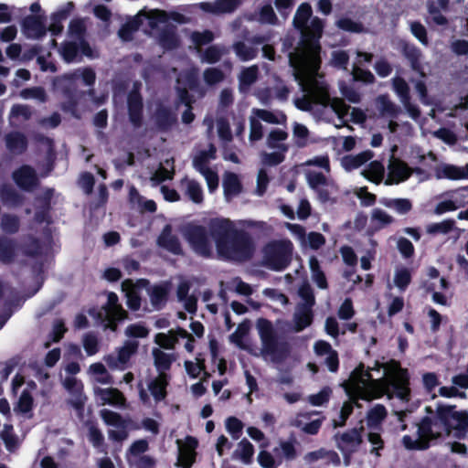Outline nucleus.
<instances>
[{"label": "nucleus", "mask_w": 468, "mask_h": 468, "mask_svg": "<svg viewBox=\"0 0 468 468\" xmlns=\"http://www.w3.org/2000/svg\"><path fill=\"white\" fill-rule=\"evenodd\" d=\"M104 313H98V318L101 320L105 329L115 332L118 328V323L125 320L128 316L127 312L119 303L118 295L110 292L107 295V303L102 306Z\"/></svg>", "instance_id": "nucleus-10"}, {"label": "nucleus", "mask_w": 468, "mask_h": 468, "mask_svg": "<svg viewBox=\"0 0 468 468\" xmlns=\"http://www.w3.org/2000/svg\"><path fill=\"white\" fill-rule=\"evenodd\" d=\"M454 227V221L452 219H446L439 223L429 224L426 228V231L429 234H448L452 230Z\"/></svg>", "instance_id": "nucleus-56"}, {"label": "nucleus", "mask_w": 468, "mask_h": 468, "mask_svg": "<svg viewBox=\"0 0 468 468\" xmlns=\"http://www.w3.org/2000/svg\"><path fill=\"white\" fill-rule=\"evenodd\" d=\"M203 79L208 86H214L225 79L224 72L218 68H207L203 72Z\"/></svg>", "instance_id": "nucleus-59"}, {"label": "nucleus", "mask_w": 468, "mask_h": 468, "mask_svg": "<svg viewBox=\"0 0 468 468\" xmlns=\"http://www.w3.org/2000/svg\"><path fill=\"white\" fill-rule=\"evenodd\" d=\"M167 386L168 375L166 373H159V375L155 378L149 382L148 389L156 402H160L166 398Z\"/></svg>", "instance_id": "nucleus-25"}, {"label": "nucleus", "mask_w": 468, "mask_h": 468, "mask_svg": "<svg viewBox=\"0 0 468 468\" xmlns=\"http://www.w3.org/2000/svg\"><path fill=\"white\" fill-rule=\"evenodd\" d=\"M152 354L154 367L160 373H165V371H168L176 360V356L174 354L165 353L159 348H154Z\"/></svg>", "instance_id": "nucleus-33"}, {"label": "nucleus", "mask_w": 468, "mask_h": 468, "mask_svg": "<svg viewBox=\"0 0 468 468\" xmlns=\"http://www.w3.org/2000/svg\"><path fill=\"white\" fill-rule=\"evenodd\" d=\"M349 400L344 402L339 414V421L334 420V427H342L346 425V420L353 413L354 407H360L358 401L361 399L360 398H355L354 396L348 397Z\"/></svg>", "instance_id": "nucleus-44"}, {"label": "nucleus", "mask_w": 468, "mask_h": 468, "mask_svg": "<svg viewBox=\"0 0 468 468\" xmlns=\"http://www.w3.org/2000/svg\"><path fill=\"white\" fill-rule=\"evenodd\" d=\"M34 399L27 389H24L18 399L16 410L22 413L27 414L33 410Z\"/></svg>", "instance_id": "nucleus-57"}, {"label": "nucleus", "mask_w": 468, "mask_h": 468, "mask_svg": "<svg viewBox=\"0 0 468 468\" xmlns=\"http://www.w3.org/2000/svg\"><path fill=\"white\" fill-rule=\"evenodd\" d=\"M400 51L403 57L409 61L411 69L417 73L423 75V66L421 64V50L412 43L401 41Z\"/></svg>", "instance_id": "nucleus-20"}, {"label": "nucleus", "mask_w": 468, "mask_h": 468, "mask_svg": "<svg viewBox=\"0 0 468 468\" xmlns=\"http://www.w3.org/2000/svg\"><path fill=\"white\" fill-rule=\"evenodd\" d=\"M312 14H313V10H312V6L310 4H308V3L301 4L298 6L296 13L294 15V17H293V21H292L293 27L300 31L306 29L307 23H308L309 19L311 18Z\"/></svg>", "instance_id": "nucleus-35"}, {"label": "nucleus", "mask_w": 468, "mask_h": 468, "mask_svg": "<svg viewBox=\"0 0 468 468\" xmlns=\"http://www.w3.org/2000/svg\"><path fill=\"white\" fill-rule=\"evenodd\" d=\"M90 371L97 376V381L101 384H112L113 382L112 376L107 371L102 363L97 362L90 366Z\"/></svg>", "instance_id": "nucleus-52"}, {"label": "nucleus", "mask_w": 468, "mask_h": 468, "mask_svg": "<svg viewBox=\"0 0 468 468\" xmlns=\"http://www.w3.org/2000/svg\"><path fill=\"white\" fill-rule=\"evenodd\" d=\"M183 235L193 251L204 258L212 256V244L207 228L197 224H187L183 229Z\"/></svg>", "instance_id": "nucleus-9"}, {"label": "nucleus", "mask_w": 468, "mask_h": 468, "mask_svg": "<svg viewBox=\"0 0 468 468\" xmlns=\"http://www.w3.org/2000/svg\"><path fill=\"white\" fill-rule=\"evenodd\" d=\"M0 197L4 204L19 207L24 203V197L11 186H4L0 189Z\"/></svg>", "instance_id": "nucleus-42"}, {"label": "nucleus", "mask_w": 468, "mask_h": 468, "mask_svg": "<svg viewBox=\"0 0 468 468\" xmlns=\"http://www.w3.org/2000/svg\"><path fill=\"white\" fill-rule=\"evenodd\" d=\"M74 7V4L72 2H69L65 8L58 10V12L52 14L51 16V23L48 27V30L52 35L58 36L63 30L62 21L67 19L71 9Z\"/></svg>", "instance_id": "nucleus-30"}, {"label": "nucleus", "mask_w": 468, "mask_h": 468, "mask_svg": "<svg viewBox=\"0 0 468 468\" xmlns=\"http://www.w3.org/2000/svg\"><path fill=\"white\" fill-rule=\"evenodd\" d=\"M198 445L197 440L193 436H186L185 447L179 448L176 466L191 468L196 461V448Z\"/></svg>", "instance_id": "nucleus-21"}, {"label": "nucleus", "mask_w": 468, "mask_h": 468, "mask_svg": "<svg viewBox=\"0 0 468 468\" xmlns=\"http://www.w3.org/2000/svg\"><path fill=\"white\" fill-rule=\"evenodd\" d=\"M169 294L167 284H158L152 288L150 292V301L155 310H161L166 304Z\"/></svg>", "instance_id": "nucleus-32"}, {"label": "nucleus", "mask_w": 468, "mask_h": 468, "mask_svg": "<svg viewBox=\"0 0 468 468\" xmlns=\"http://www.w3.org/2000/svg\"><path fill=\"white\" fill-rule=\"evenodd\" d=\"M157 245L174 255H183L184 251L177 236L172 234V227L165 225L157 238Z\"/></svg>", "instance_id": "nucleus-19"}, {"label": "nucleus", "mask_w": 468, "mask_h": 468, "mask_svg": "<svg viewBox=\"0 0 468 468\" xmlns=\"http://www.w3.org/2000/svg\"><path fill=\"white\" fill-rule=\"evenodd\" d=\"M233 49L236 53V55L242 60V61H249L256 58L257 56V50L250 47L246 45L242 41H238L233 45Z\"/></svg>", "instance_id": "nucleus-51"}, {"label": "nucleus", "mask_w": 468, "mask_h": 468, "mask_svg": "<svg viewBox=\"0 0 468 468\" xmlns=\"http://www.w3.org/2000/svg\"><path fill=\"white\" fill-rule=\"evenodd\" d=\"M314 414H318V412L313 411L300 413L298 415V418L292 423V425L297 428H300L301 431L305 434L316 435L319 432L323 425V422L325 420V417L323 416L321 418L311 420L312 416Z\"/></svg>", "instance_id": "nucleus-18"}, {"label": "nucleus", "mask_w": 468, "mask_h": 468, "mask_svg": "<svg viewBox=\"0 0 468 468\" xmlns=\"http://www.w3.org/2000/svg\"><path fill=\"white\" fill-rule=\"evenodd\" d=\"M385 168L381 162L372 161L368 166L362 171V176L370 182L379 184L384 177Z\"/></svg>", "instance_id": "nucleus-40"}, {"label": "nucleus", "mask_w": 468, "mask_h": 468, "mask_svg": "<svg viewBox=\"0 0 468 468\" xmlns=\"http://www.w3.org/2000/svg\"><path fill=\"white\" fill-rule=\"evenodd\" d=\"M244 0H215L214 2H202L199 7L202 11L217 16L234 13Z\"/></svg>", "instance_id": "nucleus-14"}, {"label": "nucleus", "mask_w": 468, "mask_h": 468, "mask_svg": "<svg viewBox=\"0 0 468 468\" xmlns=\"http://www.w3.org/2000/svg\"><path fill=\"white\" fill-rule=\"evenodd\" d=\"M377 105L382 116L397 119L401 113V108L390 100L388 94L378 96Z\"/></svg>", "instance_id": "nucleus-26"}, {"label": "nucleus", "mask_w": 468, "mask_h": 468, "mask_svg": "<svg viewBox=\"0 0 468 468\" xmlns=\"http://www.w3.org/2000/svg\"><path fill=\"white\" fill-rule=\"evenodd\" d=\"M17 256V243L16 239L5 235H0V262L13 263Z\"/></svg>", "instance_id": "nucleus-23"}, {"label": "nucleus", "mask_w": 468, "mask_h": 468, "mask_svg": "<svg viewBox=\"0 0 468 468\" xmlns=\"http://www.w3.org/2000/svg\"><path fill=\"white\" fill-rule=\"evenodd\" d=\"M154 343L165 349H174L177 343L176 335H175L174 330H170L168 334L158 333L154 336Z\"/></svg>", "instance_id": "nucleus-54"}, {"label": "nucleus", "mask_w": 468, "mask_h": 468, "mask_svg": "<svg viewBox=\"0 0 468 468\" xmlns=\"http://www.w3.org/2000/svg\"><path fill=\"white\" fill-rule=\"evenodd\" d=\"M5 146L13 154H22L28 146L27 136L20 132H10L5 136Z\"/></svg>", "instance_id": "nucleus-24"}, {"label": "nucleus", "mask_w": 468, "mask_h": 468, "mask_svg": "<svg viewBox=\"0 0 468 468\" xmlns=\"http://www.w3.org/2000/svg\"><path fill=\"white\" fill-rule=\"evenodd\" d=\"M159 44L165 50H173L179 47L180 39L178 35L176 34V27H166L161 30L159 33Z\"/></svg>", "instance_id": "nucleus-28"}, {"label": "nucleus", "mask_w": 468, "mask_h": 468, "mask_svg": "<svg viewBox=\"0 0 468 468\" xmlns=\"http://www.w3.org/2000/svg\"><path fill=\"white\" fill-rule=\"evenodd\" d=\"M380 203L388 208L394 209L400 215L408 214L412 209V203L408 198H388L384 197Z\"/></svg>", "instance_id": "nucleus-39"}, {"label": "nucleus", "mask_w": 468, "mask_h": 468, "mask_svg": "<svg viewBox=\"0 0 468 468\" xmlns=\"http://www.w3.org/2000/svg\"><path fill=\"white\" fill-rule=\"evenodd\" d=\"M13 179L23 190L28 191L38 185V178L33 167L24 165L13 173Z\"/></svg>", "instance_id": "nucleus-16"}, {"label": "nucleus", "mask_w": 468, "mask_h": 468, "mask_svg": "<svg viewBox=\"0 0 468 468\" xmlns=\"http://www.w3.org/2000/svg\"><path fill=\"white\" fill-rule=\"evenodd\" d=\"M337 26L340 29L351 33H362L365 31L364 25L354 21L349 17H344L338 20Z\"/></svg>", "instance_id": "nucleus-61"}, {"label": "nucleus", "mask_w": 468, "mask_h": 468, "mask_svg": "<svg viewBox=\"0 0 468 468\" xmlns=\"http://www.w3.org/2000/svg\"><path fill=\"white\" fill-rule=\"evenodd\" d=\"M63 386L72 397L69 400V404L76 410L82 411L84 410L87 397L84 394V386L81 380L75 377H67L63 381Z\"/></svg>", "instance_id": "nucleus-12"}, {"label": "nucleus", "mask_w": 468, "mask_h": 468, "mask_svg": "<svg viewBox=\"0 0 468 468\" xmlns=\"http://www.w3.org/2000/svg\"><path fill=\"white\" fill-rule=\"evenodd\" d=\"M100 416L106 425L118 429L117 431H108L109 439L113 441L121 442L127 439L128 428L133 430H139L141 427H143L144 430L152 432L154 435H157L160 431L159 423L151 418H144L142 420V424L140 426L139 424L133 422L131 419H124L120 413L111 410H101Z\"/></svg>", "instance_id": "nucleus-3"}, {"label": "nucleus", "mask_w": 468, "mask_h": 468, "mask_svg": "<svg viewBox=\"0 0 468 468\" xmlns=\"http://www.w3.org/2000/svg\"><path fill=\"white\" fill-rule=\"evenodd\" d=\"M140 82H135L127 95L128 117L133 128L138 129L144 123V100L140 92Z\"/></svg>", "instance_id": "nucleus-11"}, {"label": "nucleus", "mask_w": 468, "mask_h": 468, "mask_svg": "<svg viewBox=\"0 0 468 468\" xmlns=\"http://www.w3.org/2000/svg\"><path fill=\"white\" fill-rule=\"evenodd\" d=\"M154 122L160 132H168L177 122V117L166 106L159 105L154 112Z\"/></svg>", "instance_id": "nucleus-22"}, {"label": "nucleus", "mask_w": 468, "mask_h": 468, "mask_svg": "<svg viewBox=\"0 0 468 468\" xmlns=\"http://www.w3.org/2000/svg\"><path fill=\"white\" fill-rule=\"evenodd\" d=\"M138 346L139 344L136 341H125L124 345L118 350L116 360H118L122 366H125L130 361L132 356L137 352Z\"/></svg>", "instance_id": "nucleus-46"}, {"label": "nucleus", "mask_w": 468, "mask_h": 468, "mask_svg": "<svg viewBox=\"0 0 468 468\" xmlns=\"http://www.w3.org/2000/svg\"><path fill=\"white\" fill-rule=\"evenodd\" d=\"M259 335L261 341V354L270 356L273 363L284 362L291 354V346L287 341H279L271 322L265 318L258 320Z\"/></svg>", "instance_id": "nucleus-4"}, {"label": "nucleus", "mask_w": 468, "mask_h": 468, "mask_svg": "<svg viewBox=\"0 0 468 468\" xmlns=\"http://www.w3.org/2000/svg\"><path fill=\"white\" fill-rule=\"evenodd\" d=\"M298 294L303 301V303H299L298 305L313 308V306L315 304L314 293L308 282H305L300 286Z\"/></svg>", "instance_id": "nucleus-58"}, {"label": "nucleus", "mask_w": 468, "mask_h": 468, "mask_svg": "<svg viewBox=\"0 0 468 468\" xmlns=\"http://www.w3.org/2000/svg\"><path fill=\"white\" fill-rule=\"evenodd\" d=\"M297 443L296 437L293 433H292L289 437L288 441H280V449L275 448L274 452L278 454V452L281 450L282 456L288 460L292 461L297 457V452L295 449V444Z\"/></svg>", "instance_id": "nucleus-45"}, {"label": "nucleus", "mask_w": 468, "mask_h": 468, "mask_svg": "<svg viewBox=\"0 0 468 468\" xmlns=\"http://www.w3.org/2000/svg\"><path fill=\"white\" fill-rule=\"evenodd\" d=\"M383 385L388 394L391 393L404 402L410 400V376L409 370L402 367L399 361L391 359L387 364V374L383 379Z\"/></svg>", "instance_id": "nucleus-5"}, {"label": "nucleus", "mask_w": 468, "mask_h": 468, "mask_svg": "<svg viewBox=\"0 0 468 468\" xmlns=\"http://www.w3.org/2000/svg\"><path fill=\"white\" fill-rule=\"evenodd\" d=\"M312 307L297 305V311L294 314V330L302 332L313 323Z\"/></svg>", "instance_id": "nucleus-31"}, {"label": "nucleus", "mask_w": 468, "mask_h": 468, "mask_svg": "<svg viewBox=\"0 0 468 468\" xmlns=\"http://www.w3.org/2000/svg\"><path fill=\"white\" fill-rule=\"evenodd\" d=\"M22 27L27 37L41 38L47 33L45 19L41 16L29 15L22 21Z\"/></svg>", "instance_id": "nucleus-17"}, {"label": "nucleus", "mask_w": 468, "mask_h": 468, "mask_svg": "<svg viewBox=\"0 0 468 468\" xmlns=\"http://www.w3.org/2000/svg\"><path fill=\"white\" fill-rule=\"evenodd\" d=\"M455 409V405H444L438 402L435 410L431 406H426L425 412L431 415L434 420V427L442 428L449 431L450 423L453 417V411Z\"/></svg>", "instance_id": "nucleus-13"}, {"label": "nucleus", "mask_w": 468, "mask_h": 468, "mask_svg": "<svg viewBox=\"0 0 468 468\" xmlns=\"http://www.w3.org/2000/svg\"><path fill=\"white\" fill-rule=\"evenodd\" d=\"M437 177L458 180L463 179V175L461 167L453 165H444L441 170L437 171Z\"/></svg>", "instance_id": "nucleus-55"}, {"label": "nucleus", "mask_w": 468, "mask_h": 468, "mask_svg": "<svg viewBox=\"0 0 468 468\" xmlns=\"http://www.w3.org/2000/svg\"><path fill=\"white\" fill-rule=\"evenodd\" d=\"M96 394L101 396L104 404L112 406H123L126 399L122 391L116 388H98Z\"/></svg>", "instance_id": "nucleus-27"}, {"label": "nucleus", "mask_w": 468, "mask_h": 468, "mask_svg": "<svg viewBox=\"0 0 468 468\" xmlns=\"http://www.w3.org/2000/svg\"><path fill=\"white\" fill-rule=\"evenodd\" d=\"M41 241L35 237H30L25 244L24 254L27 257L36 258L42 254Z\"/></svg>", "instance_id": "nucleus-62"}, {"label": "nucleus", "mask_w": 468, "mask_h": 468, "mask_svg": "<svg viewBox=\"0 0 468 468\" xmlns=\"http://www.w3.org/2000/svg\"><path fill=\"white\" fill-rule=\"evenodd\" d=\"M418 439L414 440L410 435L402 437V444L409 451H424L430 448L431 441L437 439L439 433L432 430L434 420L431 415L424 416L419 422H416Z\"/></svg>", "instance_id": "nucleus-8"}, {"label": "nucleus", "mask_w": 468, "mask_h": 468, "mask_svg": "<svg viewBox=\"0 0 468 468\" xmlns=\"http://www.w3.org/2000/svg\"><path fill=\"white\" fill-rule=\"evenodd\" d=\"M254 446L246 439H242L233 455L239 458L243 463L250 464L252 462Z\"/></svg>", "instance_id": "nucleus-47"}, {"label": "nucleus", "mask_w": 468, "mask_h": 468, "mask_svg": "<svg viewBox=\"0 0 468 468\" xmlns=\"http://www.w3.org/2000/svg\"><path fill=\"white\" fill-rule=\"evenodd\" d=\"M292 245L290 241H272L263 249V265L275 271L285 270L290 262Z\"/></svg>", "instance_id": "nucleus-7"}, {"label": "nucleus", "mask_w": 468, "mask_h": 468, "mask_svg": "<svg viewBox=\"0 0 468 468\" xmlns=\"http://www.w3.org/2000/svg\"><path fill=\"white\" fill-rule=\"evenodd\" d=\"M140 23L138 20H133L125 23L118 31V36L124 41H130L133 35L139 29Z\"/></svg>", "instance_id": "nucleus-64"}, {"label": "nucleus", "mask_w": 468, "mask_h": 468, "mask_svg": "<svg viewBox=\"0 0 468 468\" xmlns=\"http://www.w3.org/2000/svg\"><path fill=\"white\" fill-rule=\"evenodd\" d=\"M82 345L88 356H93L99 352V341L95 334L90 332L84 335Z\"/></svg>", "instance_id": "nucleus-63"}, {"label": "nucleus", "mask_w": 468, "mask_h": 468, "mask_svg": "<svg viewBox=\"0 0 468 468\" xmlns=\"http://www.w3.org/2000/svg\"><path fill=\"white\" fill-rule=\"evenodd\" d=\"M309 267L312 274V280L318 288L320 289H327L328 282L326 276L320 266V262L315 256H311L309 259Z\"/></svg>", "instance_id": "nucleus-36"}, {"label": "nucleus", "mask_w": 468, "mask_h": 468, "mask_svg": "<svg viewBox=\"0 0 468 468\" xmlns=\"http://www.w3.org/2000/svg\"><path fill=\"white\" fill-rule=\"evenodd\" d=\"M186 183V195L189 197L191 201L196 204H199L203 201V190L199 183L194 179H187L186 177L182 180Z\"/></svg>", "instance_id": "nucleus-49"}, {"label": "nucleus", "mask_w": 468, "mask_h": 468, "mask_svg": "<svg viewBox=\"0 0 468 468\" xmlns=\"http://www.w3.org/2000/svg\"><path fill=\"white\" fill-rule=\"evenodd\" d=\"M373 157V153L369 150L363 151L356 155L346 156L343 159V165L348 171L356 169L368 162Z\"/></svg>", "instance_id": "nucleus-41"}, {"label": "nucleus", "mask_w": 468, "mask_h": 468, "mask_svg": "<svg viewBox=\"0 0 468 468\" xmlns=\"http://www.w3.org/2000/svg\"><path fill=\"white\" fill-rule=\"evenodd\" d=\"M324 22L315 16L311 20L310 26L302 31L301 47L296 53L290 54V65H297L313 70H318L321 64L319 39L322 37Z\"/></svg>", "instance_id": "nucleus-2"}, {"label": "nucleus", "mask_w": 468, "mask_h": 468, "mask_svg": "<svg viewBox=\"0 0 468 468\" xmlns=\"http://www.w3.org/2000/svg\"><path fill=\"white\" fill-rule=\"evenodd\" d=\"M388 177L386 180V185L399 184L406 181L410 173L408 165L399 158L392 154L389 158L388 165Z\"/></svg>", "instance_id": "nucleus-15"}, {"label": "nucleus", "mask_w": 468, "mask_h": 468, "mask_svg": "<svg viewBox=\"0 0 468 468\" xmlns=\"http://www.w3.org/2000/svg\"><path fill=\"white\" fill-rule=\"evenodd\" d=\"M388 412L382 404H377L367 412V422L369 425H379L387 417Z\"/></svg>", "instance_id": "nucleus-53"}, {"label": "nucleus", "mask_w": 468, "mask_h": 468, "mask_svg": "<svg viewBox=\"0 0 468 468\" xmlns=\"http://www.w3.org/2000/svg\"><path fill=\"white\" fill-rule=\"evenodd\" d=\"M376 380L371 375V368H366L364 363L360 362L351 372L349 379L343 384V388L348 397L360 398L361 400H371L375 396Z\"/></svg>", "instance_id": "nucleus-6"}, {"label": "nucleus", "mask_w": 468, "mask_h": 468, "mask_svg": "<svg viewBox=\"0 0 468 468\" xmlns=\"http://www.w3.org/2000/svg\"><path fill=\"white\" fill-rule=\"evenodd\" d=\"M32 117V109L28 105L25 104H15L12 106L9 118L12 122L13 120H16L18 122H27L29 121Z\"/></svg>", "instance_id": "nucleus-50"}, {"label": "nucleus", "mask_w": 468, "mask_h": 468, "mask_svg": "<svg viewBox=\"0 0 468 468\" xmlns=\"http://www.w3.org/2000/svg\"><path fill=\"white\" fill-rule=\"evenodd\" d=\"M223 188L226 197L240 194L242 191V185L239 176L234 173L228 174L223 181Z\"/></svg>", "instance_id": "nucleus-43"}, {"label": "nucleus", "mask_w": 468, "mask_h": 468, "mask_svg": "<svg viewBox=\"0 0 468 468\" xmlns=\"http://www.w3.org/2000/svg\"><path fill=\"white\" fill-rule=\"evenodd\" d=\"M450 424L449 431L451 430H455L463 433L468 432V411H457L454 410L453 417Z\"/></svg>", "instance_id": "nucleus-48"}, {"label": "nucleus", "mask_w": 468, "mask_h": 468, "mask_svg": "<svg viewBox=\"0 0 468 468\" xmlns=\"http://www.w3.org/2000/svg\"><path fill=\"white\" fill-rule=\"evenodd\" d=\"M62 59L66 63H72L80 61L81 56H79L80 48L79 44L75 41H64L59 49Z\"/></svg>", "instance_id": "nucleus-38"}, {"label": "nucleus", "mask_w": 468, "mask_h": 468, "mask_svg": "<svg viewBox=\"0 0 468 468\" xmlns=\"http://www.w3.org/2000/svg\"><path fill=\"white\" fill-rule=\"evenodd\" d=\"M20 218L18 216L5 213L0 218V229L6 235H14L19 231Z\"/></svg>", "instance_id": "nucleus-37"}, {"label": "nucleus", "mask_w": 468, "mask_h": 468, "mask_svg": "<svg viewBox=\"0 0 468 468\" xmlns=\"http://www.w3.org/2000/svg\"><path fill=\"white\" fill-rule=\"evenodd\" d=\"M85 426L88 429V440L91 445L100 452H104L105 439L97 422L87 420Z\"/></svg>", "instance_id": "nucleus-29"}, {"label": "nucleus", "mask_w": 468, "mask_h": 468, "mask_svg": "<svg viewBox=\"0 0 468 468\" xmlns=\"http://www.w3.org/2000/svg\"><path fill=\"white\" fill-rule=\"evenodd\" d=\"M410 282L411 274L409 269L402 268L396 271L394 276V283L401 292H404Z\"/></svg>", "instance_id": "nucleus-60"}, {"label": "nucleus", "mask_w": 468, "mask_h": 468, "mask_svg": "<svg viewBox=\"0 0 468 468\" xmlns=\"http://www.w3.org/2000/svg\"><path fill=\"white\" fill-rule=\"evenodd\" d=\"M288 138V133L282 129H273L267 137V145L271 149H277L282 152L289 151V145L282 142Z\"/></svg>", "instance_id": "nucleus-34"}, {"label": "nucleus", "mask_w": 468, "mask_h": 468, "mask_svg": "<svg viewBox=\"0 0 468 468\" xmlns=\"http://www.w3.org/2000/svg\"><path fill=\"white\" fill-rule=\"evenodd\" d=\"M208 229L220 256L238 261H248L252 257L254 245L250 236L235 229L229 218H211Z\"/></svg>", "instance_id": "nucleus-1"}]
</instances>
